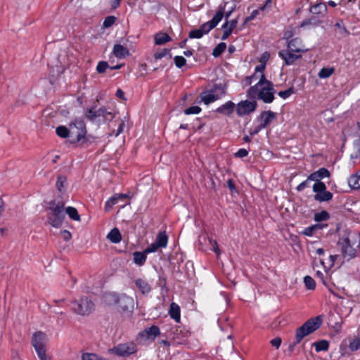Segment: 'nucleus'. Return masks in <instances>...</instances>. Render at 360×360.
Returning a JSON list of instances; mask_svg holds the SVG:
<instances>
[{"mask_svg":"<svg viewBox=\"0 0 360 360\" xmlns=\"http://www.w3.org/2000/svg\"><path fill=\"white\" fill-rule=\"evenodd\" d=\"M264 66L257 65L255 68L256 72H260L261 75L257 83L250 87L247 91V96L250 99H259L262 101L264 103H271L274 100V84L271 81L266 79L263 73Z\"/></svg>","mask_w":360,"mask_h":360,"instance_id":"nucleus-1","label":"nucleus"},{"mask_svg":"<svg viewBox=\"0 0 360 360\" xmlns=\"http://www.w3.org/2000/svg\"><path fill=\"white\" fill-rule=\"evenodd\" d=\"M338 245L341 247L342 256L349 260L356 256L360 248V240L356 233L348 232L338 240Z\"/></svg>","mask_w":360,"mask_h":360,"instance_id":"nucleus-2","label":"nucleus"},{"mask_svg":"<svg viewBox=\"0 0 360 360\" xmlns=\"http://www.w3.org/2000/svg\"><path fill=\"white\" fill-rule=\"evenodd\" d=\"M48 223L55 228L61 226L64 220L65 204L63 201L51 200L46 208Z\"/></svg>","mask_w":360,"mask_h":360,"instance_id":"nucleus-3","label":"nucleus"},{"mask_svg":"<svg viewBox=\"0 0 360 360\" xmlns=\"http://www.w3.org/2000/svg\"><path fill=\"white\" fill-rule=\"evenodd\" d=\"M70 136L73 139L72 143L83 144L86 141V128L85 122L82 119H75L69 124Z\"/></svg>","mask_w":360,"mask_h":360,"instance_id":"nucleus-4","label":"nucleus"},{"mask_svg":"<svg viewBox=\"0 0 360 360\" xmlns=\"http://www.w3.org/2000/svg\"><path fill=\"white\" fill-rule=\"evenodd\" d=\"M321 325V319L319 316L311 318L296 330V343H300L307 335L311 334Z\"/></svg>","mask_w":360,"mask_h":360,"instance_id":"nucleus-5","label":"nucleus"},{"mask_svg":"<svg viewBox=\"0 0 360 360\" xmlns=\"http://www.w3.org/2000/svg\"><path fill=\"white\" fill-rule=\"evenodd\" d=\"M72 304V310L78 315H89L94 309V302L86 297H81L78 300H74Z\"/></svg>","mask_w":360,"mask_h":360,"instance_id":"nucleus-6","label":"nucleus"},{"mask_svg":"<svg viewBox=\"0 0 360 360\" xmlns=\"http://www.w3.org/2000/svg\"><path fill=\"white\" fill-rule=\"evenodd\" d=\"M110 352L120 356H128L137 351L136 345L133 342L119 344L110 349Z\"/></svg>","mask_w":360,"mask_h":360,"instance_id":"nucleus-7","label":"nucleus"},{"mask_svg":"<svg viewBox=\"0 0 360 360\" xmlns=\"http://www.w3.org/2000/svg\"><path fill=\"white\" fill-rule=\"evenodd\" d=\"M115 302L119 308L123 311H131L134 308V300L132 297L123 294L121 295H113Z\"/></svg>","mask_w":360,"mask_h":360,"instance_id":"nucleus-8","label":"nucleus"},{"mask_svg":"<svg viewBox=\"0 0 360 360\" xmlns=\"http://www.w3.org/2000/svg\"><path fill=\"white\" fill-rule=\"evenodd\" d=\"M257 108V102L255 101H243L238 103L236 112L238 116L249 115L254 112Z\"/></svg>","mask_w":360,"mask_h":360,"instance_id":"nucleus-9","label":"nucleus"},{"mask_svg":"<svg viewBox=\"0 0 360 360\" xmlns=\"http://www.w3.org/2000/svg\"><path fill=\"white\" fill-rule=\"evenodd\" d=\"M160 333V328L157 326H152L140 332L138 335L137 340H154Z\"/></svg>","mask_w":360,"mask_h":360,"instance_id":"nucleus-10","label":"nucleus"},{"mask_svg":"<svg viewBox=\"0 0 360 360\" xmlns=\"http://www.w3.org/2000/svg\"><path fill=\"white\" fill-rule=\"evenodd\" d=\"M297 53L286 49L280 51L278 56L285 61L286 65H290L293 64L295 60L302 58L300 54Z\"/></svg>","mask_w":360,"mask_h":360,"instance_id":"nucleus-11","label":"nucleus"},{"mask_svg":"<svg viewBox=\"0 0 360 360\" xmlns=\"http://www.w3.org/2000/svg\"><path fill=\"white\" fill-rule=\"evenodd\" d=\"M276 114L271 110L263 111L257 120L260 122L262 127L266 128L273 120H276Z\"/></svg>","mask_w":360,"mask_h":360,"instance_id":"nucleus-12","label":"nucleus"},{"mask_svg":"<svg viewBox=\"0 0 360 360\" xmlns=\"http://www.w3.org/2000/svg\"><path fill=\"white\" fill-rule=\"evenodd\" d=\"M46 340V335L41 331H37L32 335V345L34 349L45 347Z\"/></svg>","mask_w":360,"mask_h":360,"instance_id":"nucleus-13","label":"nucleus"},{"mask_svg":"<svg viewBox=\"0 0 360 360\" xmlns=\"http://www.w3.org/2000/svg\"><path fill=\"white\" fill-rule=\"evenodd\" d=\"M186 333H184L179 328L175 326L172 328L169 335L172 338L174 345H181L184 342V338L186 337Z\"/></svg>","mask_w":360,"mask_h":360,"instance_id":"nucleus-14","label":"nucleus"},{"mask_svg":"<svg viewBox=\"0 0 360 360\" xmlns=\"http://www.w3.org/2000/svg\"><path fill=\"white\" fill-rule=\"evenodd\" d=\"M221 98V95L219 94H216L211 89L210 91H203L200 94L201 101L205 104L209 105L211 103L214 102L215 101Z\"/></svg>","mask_w":360,"mask_h":360,"instance_id":"nucleus-15","label":"nucleus"},{"mask_svg":"<svg viewBox=\"0 0 360 360\" xmlns=\"http://www.w3.org/2000/svg\"><path fill=\"white\" fill-rule=\"evenodd\" d=\"M330 175V172L324 167H321L317 171L311 173L309 176V179H311L315 182L321 181L322 179L329 177Z\"/></svg>","mask_w":360,"mask_h":360,"instance_id":"nucleus-16","label":"nucleus"},{"mask_svg":"<svg viewBox=\"0 0 360 360\" xmlns=\"http://www.w3.org/2000/svg\"><path fill=\"white\" fill-rule=\"evenodd\" d=\"M288 50L295 53H304L307 49H304L301 44V40L299 38H295L290 40L288 44Z\"/></svg>","mask_w":360,"mask_h":360,"instance_id":"nucleus-17","label":"nucleus"},{"mask_svg":"<svg viewBox=\"0 0 360 360\" xmlns=\"http://www.w3.org/2000/svg\"><path fill=\"white\" fill-rule=\"evenodd\" d=\"M235 109V103L231 101L226 102V103L221 105L219 108H217L216 112L224 115H230L232 114Z\"/></svg>","mask_w":360,"mask_h":360,"instance_id":"nucleus-18","label":"nucleus"},{"mask_svg":"<svg viewBox=\"0 0 360 360\" xmlns=\"http://www.w3.org/2000/svg\"><path fill=\"white\" fill-rule=\"evenodd\" d=\"M134 283L143 295H148L150 292L152 288L147 281L139 278L136 279Z\"/></svg>","mask_w":360,"mask_h":360,"instance_id":"nucleus-19","label":"nucleus"},{"mask_svg":"<svg viewBox=\"0 0 360 360\" xmlns=\"http://www.w3.org/2000/svg\"><path fill=\"white\" fill-rule=\"evenodd\" d=\"M112 52L115 56L118 58H124L129 55V50L121 44H115Z\"/></svg>","mask_w":360,"mask_h":360,"instance_id":"nucleus-20","label":"nucleus"},{"mask_svg":"<svg viewBox=\"0 0 360 360\" xmlns=\"http://www.w3.org/2000/svg\"><path fill=\"white\" fill-rule=\"evenodd\" d=\"M310 12L313 15H323L327 12V6L325 3L316 4L310 8Z\"/></svg>","mask_w":360,"mask_h":360,"instance_id":"nucleus-21","label":"nucleus"},{"mask_svg":"<svg viewBox=\"0 0 360 360\" xmlns=\"http://www.w3.org/2000/svg\"><path fill=\"white\" fill-rule=\"evenodd\" d=\"M169 314L176 322L179 323L181 319L180 307L174 302H172L169 307Z\"/></svg>","mask_w":360,"mask_h":360,"instance_id":"nucleus-22","label":"nucleus"},{"mask_svg":"<svg viewBox=\"0 0 360 360\" xmlns=\"http://www.w3.org/2000/svg\"><path fill=\"white\" fill-rule=\"evenodd\" d=\"M333 193L327 190L319 193V194H315L314 198L316 201L322 202H328L333 198Z\"/></svg>","mask_w":360,"mask_h":360,"instance_id":"nucleus-23","label":"nucleus"},{"mask_svg":"<svg viewBox=\"0 0 360 360\" xmlns=\"http://www.w3.org/2000/svg\"><path fill=\"white\" fill-rule=\"evenodd\" d=\"M134 262L139 265L143 266L147 258V253L145 252V250L143 252H134L133 253Z\"/></svg>","mask_w":360,"mask_h":360,"instance_id":"nucleus-24","label":"nucleus"},{"mask_svg":"<svg viewBox=\"0 0 360 360\" xmlns=\"http://www.w3.org/2000/svg\"><path fill=\"white\" fill-rule=\"evenodd\" d=\"M107 238L113 243H117L122 240L121 233L117 228L112 229L107 235Z\"/></svg>","mask_w":360,"mask_h":360,"instance_id":"nucleus-25","label":"nucleus"},{"mask_svg":"<svg viewBox=\"0 0 360 360\" xmlns=\"http://www.w3.org/2000/svg\"><path fill=\"white\" fill-rule=\"evenodd\" d=\"M326 226H327L326 224H316L305 228L304 231L302 232V233L307 236H311L315 231L319 229H322Z\"/></svg>","mask_w":360,"mask_h":360,"instance_id":"nucleus-26","label":"nucleus"},{"mask_svg":"<svg viewBox=\"0 0 360 360\" xmlns=\"http://www.w3.org/2000/svg\"><path fill=\"white\" fill-rule=\"evenodd\" d=\"M161 248H166L168 243V237L165 231L159 232L155 241Z\"/></svg>","mask_w":360,"mask_h":360,"instance_id":"nucleus-27","label":"nucleus"},{"mask_svg":"<svg viewBox=\"0 0 360 360\" xmlns=\"http://www.w3.org/2000/svg\"><path fill=\"white\" fill-rule=\"evenodd\" d=\"M171 37L167 33L159 32L155 36V43L157 45H162L171 41Z\"/></svg>","mask_w":360,"mask_h":360,"instance_id":"nucleus-28","label":"nucleus"},{"mask_svg":"<svg viewBox=\"0 0 360 360\" xmlns=\"http://www.w3.org/2000/svg\"><path fill=\"white\" fill-rule=\"evenodd\" d=\"M348 184L352 189H360V174L352 175L348 179Z\"/></svg>","mask_w":360,"mask_h":360,"instance_id":"nucleus-29","label":"nucleus"},{"mask_svg":"<svg viewBox=\"0 0 360 360\" xmlns=\"http://www.w3.org/2000/svg\"><path fill=\"white\" fill-rule=\"evenodd\" d=\"M224 7L220 6L219 10L216 13L212 19L210 21V23L215 27L218 23L222 20L224 17Z\"/></svg>","mask_w":360,"mask_h":360,"instance_id":"nucleus-30","label":"nucleus"},{"mask_svg":"<svg viewBox=\"0 0 360 360\" xmlns=\"http://www.w3.org/2000/svg\"><path fill=\"white\" fill-rule=\"evenodd\" d=\"M313 345L315 347V350L317 352H319L321 351H327L329 347L328 342L325 340L316 342L313 344Z\"/></svg>","mask_w":360,"mask_h":360,"instance_id":"nucleus-31","label":"nucleus"},{"mask_svg":"<svg viewBox=\"0 0 360 360\" xmlns=\"http://www.w3.org/2000/svg\"><path fill=\"white\" fill-rule=\"evenodd\" d=\"M65 213H67L69 217L72 220L80 221V216L76 208L73 207H68Z\"/></svg>","mask_w":360,"mask_h":360,"instance_id":"nucleus-32","label":"nucleus"},{"mask_svg":"<svg viewBox=\"0 0 360 360\" xmlns=\"http://www.w3.org/2000/svg\"><path fill=\"white\" fill-rule=\"evenodd\" d=\"M56 133L60 138H67L70 136V127L68 128L65 126H59L56 128Z\"/></svg>","mask_w":360,"mask_h":360,"instance_id":"nucleus-33","label":"nucleus"},{"mask_svg":"<svg viewBox=\"0 0 360 360\" xmlns=\"http://www.w3.org/2000/svg\"><path fill=\"white\" fill-rule=\"evenodd\" d=\"M333 68H323L320 70L318 75L321 79H326L330 77L334 73Z\"/></svg>","mask_w":360,"mask_h":360,"instance_id":"nucleus-34","label":"nucleus"},{"mask_svg":"<svg viewBox=\"0 0 360 360\" xmlns=\"http://www.w3.org/2000/svg\"><path fill=\"white\" fill-rule=\"evenodd\" d=\"M329 218H330V214L326 210H322L320 212H316L314 214V221H316V222L326 221Z\"/></svg>","mask_w":360,"mask_h":360,"instance_id":"nucleus-35","label":"nucleus"},{"mask_svg":"<svg viewBox=\"0 0 360 360\" xmlns=\"http://www.w3.org/2000/svg\"><path fill=\"white\" fill-rule=\"evenodd\" d=\"M335 27H336L338 29V34L342 37H345L349 34V32L347 31V30L343 25L342 20L338 21L335 24Z\"/></svg>","mask_w":360,"mask_h":360,"instance_id":"nucleus-36","label":"nucleus"},{"mask_svg":"<svg viewBox=\"0 0 360 360\" xmlns=\"http://www.w3.org/2000/svg\"><path fill=\"white\" fill-rule=\"evenodd\" d=\"M67 179L63 175H59L56 181V187L58 191L62 192L66 187Z\"/></svg>","mask_w":360,"mask_h":360,"instance_id":"nucleus-37","label":"nucleus"},{"mask_svg":"<svg viewBox=\"0 0 360 360\" xmlns=\"http://www.w3.org/2000/svg\"><path fill=\"white\" fill-rule=\"evenodd\" d=\"M226 48V44L224 42H221L217 45V46L213 49L212 55L214 57L219 56Z\"/></svg>","mask_w":360,"mask_h":360,"instance_id":"nucleus-38","label":"nucleus"},{"mask_svg":"<svg viewBox=\"0 0 360 360\" xmlns=\"http://www.w3.org/2000/svg\"><path fill=\"white\" fill-rule=\"evenodd\" d=\"M82 360H107L101 356L94 353H84L82 355Z\"/></svg>","mask_w":360,"mask_h":360,"instance_id":"nucleus-39","label":"nucleus"},{"mask_svg":"<svg viewBox=\"0 0 360 360\" xmlns=\"http://www.w3.org/2000/svg\"><path fill=\"white\" fill-rule=\"evenodd\" d=\"M120 200L116 198V195H114L110 198L105 202V211L109 212L113 207L114 205L117 204Z\"/></svg>","mask_w":360,"mask_h":360,"instance_id":"nucleus-40","label":"nucleus"},{"mask_svg":"<svg viewBox=\"0 0 360 360\" xmlns=\"http://www.w3.org/2000/svg\"><path fill=\"white\" fill-rule=\"evenodd\" d=\"M40 360H50L51 357L46 354L45 347L34 349Z\"/></svg>","mask_w":360,"mask_h":360,"instance_id":"nucleus-41","label":"nucleus"},{"mask_svg":"<svg viewBox=\"0 0 360 360\" xmlns=\"http://www.w3.org/2000/svg\"><path fill=\"white\" fill-rule=\"evenodd\" d=\"M304 283L308 290H314L316 288L315 281L309 276H304Z\"/></svg>","mask_w":360,"mask_h":360,"instance_id":"nucleus-42","label":"nucleus"},{"mask_svg":"<svg viewBox=\"0 0 360 360\" xmlns=\"http://www.w3.org/2000/svg\"><path fill=\"white\" fill-rule=\"evenodd\" d=\"M325 190H326V186L322 181L315 182L313 185V191L316 194L325 191Z\"/></svg>","mask_w":360,"mask_h":360,"instance_id":"nucleus-43","label":"nucleus"},{"mask_svg":"<svg viewBox=\"0 0 360 360\" xmlns=\"http://www.w3.org/2000/svg\"><path fill=\"white\" fill-rule=\"evenodd\" d=\"M211 90L215 92L216 94H218V91L220 92V94H219L221 95V96L226 93V86L225 85L221 84H216L213 86Z\"/></svg>","mask_w":360,"mask_h":360,"instance_id":"nucleus-44","label":"nucleus"},{"mask_svg":"<svg viewBox=\"0 0 360 360\" xmlns=\"http://www.w3.org/2000/svg\"><path fill=\"white\" fill-rule=\"evenodd\" d=\"M351 351L354 352L360 349V337L353 339L349 346Z\"/></svg>","mask_w":360,"mask_h":360,"instance_id":"nucleus-45","label":"nucleus"},{"mask_svg":"<svg viewBox=\"0 0 360 360\" xmlns=\"http://www.w3.org/2000/svg\"><path fill=\"white\" fill-rule=\"evenodd\" d=\"M86 117L88 120L91 121H94L95 119L98 117L96 107L87 110L86 112Z\"/></svg>","mask_w":360,"mask_h":360,"instance_id":"nucleus-46","label":"nucleus"},{"mask_svg":"<svg viewBox=\"0 0 360 360\" xmlns=\"http://www.w3.org/2000/svg\"><path fill=\"white\" fill-rule=\"evenodd\" d=\"M109 68L108 63L106 61H100L97 65L96 71L99 74H102Z\"/></svg>","mask_w":360,"mask_h":360,"instance_id":"nucleus-47","label":"nucleus"},{"mask_svg":"<svg viewBox=\"0 0 360 360\" xmlns=\"http://www.w3.org/2000/svg\"><path fill=\"white\" fill-rule=\"evenodd\" d=\"M98 117H103L105 119H108V116H111V118H113V115L111 112H107L106 108L103 107L99 108L98 110H96Z\"/></svg>","mask_w":360,"mask_h":360,"instance_id":"nucleus-48","label":"nucleus"},{"mask_svg":"<svg viewBox=\"0 0 360 360\" xmlns=\"http://www.w3.org/2000/svg\"><path fill=\"white\" fill-rule=\"evenodd\" d=\"M174 60L175 65L179 68H182L184 65H186V60L185 59V58L179 56H175Z\"/></svg>","mask_w":360,"mask_h":360,"instance_id":"nucleus-49","label":"nucleus"},{"mask_svg":"<svg viewBox=\"0 0 360 360\" xmlns=\"http://www.w3.org/2000/svg\"><path fill=\"white\" fill-rule=\"evenodd\" d=\"M203 35H204V34L202 33V32L199 28V29H197V30H193L190 31L188 37L191 39H200Z\"/></svg>","mask_w":360,"mask_h":360,"instance_id":"nucleus-50","label":"nucleus"},{"mask_svg":"<svg viewBox=\"0 0 360 360\" xmlns=\"http://www.w3.org/2000/svg\"><path fill=\"white\" fill-rule=\"evenodd\" d=\"M213 28H214V27L212 25V23H210V21L203 23L200 27V30L204 34H207Z\"/></svg>","mask_w":360,"mask_h":360,"instance_id":"nucleus-51","label":"nucleus"},{"mask_svg":"<svg viewBox=\"0 0 360 360\" xmlns=\"http://www.w3.org/2000/svg\"><path fill=\"white\" fill-rule=\"evenodd\" d=\"M201 111V108L199 106H191L184 110L186 115L198 114Z\"/></svg>","mask_w":360,"mask_h":360,"instance_id":"nucleus-52","label":"nucleus"},{"mask_svg":"<svg viewBox=\"0 0 360 360\" xmlns=\"http://www.w3.org/2000/svg\"><path fill=\"white\" fill-rule=\"evenodd\" d=\"M116 20V18L112 15L108 16L105 18L103 22V27L108 28L112 26Z\"/></svg>","mask_w":360,"mask_h":360,"instance_id":"nucleus-53","label":"nucleus"},{"mask_svg":"<svg viewBox=\"0 0 360 360\" xmlns=\"http://www.w3.org/2000/svg\"><path fill=\"white\" fill-rule=\"evenodd\" d=\"M293 88L291 87V88H289L287 90L285 91H281L278 93V95L283 98V99H285L287 98H288L291 94H293Z\"/></svg>","mask_w":360,"mask_h":360,"instance_id":"nucleus-54","label":"nucleus"},{"mask_svg":"<svg viewBox=\"0 0 360 360\" xmlns=\"http://www.w3.org/2000/svg\"><path fill=\"white\" fill-rule=\"evenodd\" d=\"M209 245L211 246L212 250L217 255L220 254V250L217 244V242L212 238H209Z\"/></svg>","mask_w":360,"mask_h":360,"instance_id":"nucleus-55","label":"nucleus"},{"mask_svg":"<svg viewBox=\"0 0 360 360\" xmlns=\"http://www.w3.org/2000/svg\"><path fill=\"white\" fill-rule=\"evenodd\" d=\"M159 248H161L155 242L153 243L150 245H148L144 250L145 252L147 254L155 252H156Z\"/></svg>","mask_w":360,"mask_h":360,"instance_id":"nucleus-56","label":"nucleus"},{"mask_svg":"<svg viewBox=\"0 0 360 360\" xmlns=\"http://www.w3.org/2000/svg\"><path fill=\"white\" fill-rule=\"evenodd\" d=\"M228 23H224L221 28L223 30V34L221 36L222 40H226L232 33L230 30H227Z\"/></svg>","mask_w":360,"mask_h":360,"instance_id":"nucleus-57","label":"nucleus"},{"mask_svg":"<svg viewBox=\"0 0 360 360\" xmlns=\"http://www.w3.org/2000/svg\"><path fill=\"white\" fill-rule=\"evenodd\" d=\"M310 181H312V180L309 179V176H308L305 181H302L297 186V188H296L297 191L300 192V191H302L305 188L309 187Z\"/></svg>","mask_w":360,"mask_h":360,"instance_id":"nucleus-58","label":"nucleus"},{"mask_svg":"<svg viewBox=\"0 0 360 360\" xmlns=\"http://www.w3.org/2000/svg\"><path fill=\"white\" fill-rule=\"evenodd\" d=\"M225 23H228L227 30H230L231 32L236 27L238 24V20L233 19L230 21L226 20Z\"/></svg>","mask_w":360,"mask_h":360,"instance_id":"nucleus-59","label":"nucleus"},{"mask_svg":"<svg viewBox=\"0 0 360 360\" xmlns=\"http://www.w3.org/2000/svg\"><path fill=\"white\" fill-rule=\"evenodd\" d=\"M169 50L168 49H163L162 51H160V52H157L155 53V60H159V59H161L163 57H165L167 53H169Z\"/></svg>","mask_w":360,"mask_h":360,"instance_id":"nucleus-60","label":"nucleus"},{"mask_svg":"<svg viewBox=\"0 0 360 360\" xmlns=\"http://www.w3.org/2000/svg\"><path fill=\"white\" fill-rule=\"evenodd\" d=\"M248 155V151L245 148H240L236 153L235 156L236 158H245Z\"/></svg>","mask_w":360,"mask_h":360,"instance_id":"nucleus-61","label":"nucleus"},{"mask_svg":"<svg viewBox=\"0 0 360 360\" xmlns=\"http://www.w3.org/2000/svg\"><path fill=\"white\" fill-rule=\"evenodd\" d=\"M281 342H282L281 338L276 337V338L272 339L270 342L273 347H275L276 349H278L281 345Z\"/></svg>","mask_w":360,"mask_h":360,"instance_id":"nucleus-62","label":"nucleus"},{"mask_svg":"<svg viewBox=\"0 0 360 360\" xmlns=\"http://www.w3.org/2000/svg\"><path fill=\"white\" fill-rule=\"evenodd\" d=\"M226 184H227L228 188L232 193L236 192L235 183L233 179H228V181H226Z\"/></svg>","mask_w":360,"mask_h":360,"instance_id":"nucleus-63","label":"nucleus"},{"mask_svg":"<svg viewBox=\"0 0 360 360\" xmlns=\"http://www.w3.org/2000/svg\"><path fill=\"white\" fill-rule=\"evenodd\" d=\"M262 129H264V127H262V124L260 123L259 125L256 126L253 129H251L250 131V136H254L257 134Z\"/></svg>","mask_w":360,"mask_h":360,"instance_id":"nucleus-64","label":"nucleus"}]
</instances>
